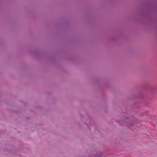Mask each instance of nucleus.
<instances>
[{"instance_id": "1", "label": "nucleus", "mask_w": 157, "mask_h": 157, "mask_svg": "<svg viewBox=\"0 0 157 157\" xmlns=\"http://www.w3.org/2000/svg\"><path fill=\"white\" fill-rule=\"evenodd\" d=\"M133 125V124H130V125Z\"/></svg>"}]
</instances>
